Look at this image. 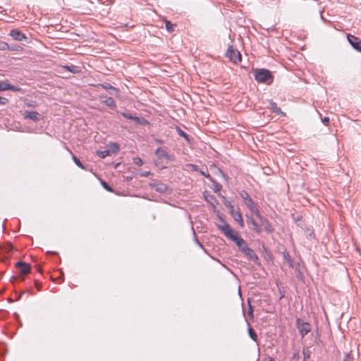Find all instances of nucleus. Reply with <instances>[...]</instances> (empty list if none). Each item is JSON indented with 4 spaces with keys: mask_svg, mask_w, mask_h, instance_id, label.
<instances>
[{
    "mask_svg": "<svg viewBox=\"0 0 361 361\" xmlns=\"http://www.w3.org/2000/svg\"><path fill=\"white\" fill-rule=\"evenodd\" d=\"M132 121L139 126H147L149 124V121L143 117L133 116Z\"/></svg>",
    "mask_w": 361,
    "mask_h": 361,
    "instance_id": "obj_20",
    "label": "nucleus"
},
{
    "mask_svg": "<svg viewBox=\"0 0 361 361\" xmlns=\"http://www.w3.org/2000/svg\"><path fill=\"white\" fill-rule=\"evenodd\" d=\"M239 194L250 211L254 214L257 213L259 211L258 206L249 196L248 193L245 190H241Z\"/></svg>",
    "mask_w": 361,
    "mask_h": 361,
    "instance_id": "obj_3",
    "label": "nucleus"
},
{
    "mask_svg": "<svg viewBox=\"0 0 361 361\" xmlns=\"http://www.w3.org/2000/svg\"><path fill=\"white\" fill-rule=\"evenodd\" d=\"M355 358L353 356L352 352H349L345 354L343 361H354Z\"/></svg>",
    "mask_w": 361,
    "mask_h": 361,
    "instance_id": "obj_31",
    "label": "nucleus"
},
{
    "mask_svg": "<svg viewBox=\"0 0 361 361\" xmlns=\"http://www.w3.org/2000/svg\"><path fill=\"white\" fill-rule=\"evenodd\" d=\"M72 159L73 162L80 169L83 170H86L85 166L82 164V162L80 161V159L75 157V155H72Z\"/></svg>",
    "mask_w": 361,
    "mask_h": 361,
    "instance_id": "obj_24",
    "label": "nucleus"
},
{
    "mask_svg": "<svg viewBox=\"0 0 361 361\" xmlns=\"http://www.w3.org/2000/svg\"><path fill=\"white\" fill-rule=\"evenodd\" d=\"M8 102V99L6 97L0 96V104L5 105Z\"/></svg>",
    "mask_w": 361,
    "mask_h": 361,
    "instance_id": "obj_42",
    "label": "nucleus"
},
{
    "mask_svg": "<svg viewBox=\"0 0 361 361\" xmlns=\"http://www.w3.org/2000/svg\"><path fill=\"white\" fill-rule=\"evenodd\" d=\"M156 142H158L159 144H163L164 143L163 140H159V139L156 140Z\"/></svg>",
    "mask_w": 361,
    "mask_h": 361,
    "instance_id": "obj_47",
    "label": "nucleus"
},
{
    "mask_svg": "<svg viewBox=\"0 0 361 361\" xmlns=\"http://www.w3.org/2000/svg\"><path fill=\"white\" fill-rule=\"evenodd\" d=\"M255 79L261 83L271 84L273 82V76L270 71L264 68L254 70Z\"/></svg>",
    "mask_w": 361,
    "mask_h": 361,
    "instance_id": "obj_2",
    "label": "nucleus"
},
{
    "mask_svg": "<svg viewBox=\"0 0 361 361\" xmlns=\"http://www.w3.org/2000/svg\"><path fill=\"white\" fill-rule=\"evenodd\" d=\"M188 167L190 168L192 171H199L198 166L193 164H190L188 165Z\"/></svg>",
    "mask_w": 361,
    "mask_h": 361,
    "instance_id": "obj_40",
    "label": "nucleus"
},
{
    "mask_svg": "<svg viewBox=\"0 0 361 361\" xmlns=\"http://www.w3.org/2000/svg\"><path fill=\"white\" fill-rule=\"evenodd\" d=\"M224 199V205L228 209V210H231V209L234 208L233 205L231 204L230 201H228L226 197H222Z\"/></svg>",
    "mask_w": 361,
    "mask_h": 361,
    "instance_id": "obj_32",
    "label": "nucleus"
},
{
    "mask_svg": "<svg viewBox=\"0 0 361 361\" xmlns=\"http://www.w3.org/2000/svg\"><path fill=\"white\" fill-rule=\"evenodd\" d=\"M12 90L13 92H20V87L11 85L5 81H0V91Z\"/></svg>",
    "mask_w": 361,
    "mask_h": 361,
    "instance_id": "obj_16",
    "label": "nucleus"
},
{
    "mask_svg": "<svg viewBox=\"0 0 361 361\" xmlns=\"http://www.w3.org/2000/svg\"><path fill=\"white\" fill-rule=\"evenodd\" d=\"M9 35L14 39L17 41H23L25 40L26 42H28V37L23 33L20 30L18 29H13L10 31Z\"/></svg>",
    "mask_w": 361,
    "mask_h": 361,
    "instance_id": "obj_7",
    "label": "nucleus"
},
{
    "mask_svg": "<svg viewBox=\"0 0 361 361\" xmlns=\"http://www.w3.org/2000/svg\"><path fill=\"white\" fill-rule=\"evenodd\" d=\"M104 89L106 90L109 91V92L112 94V95H114L116 97H118V94H119V90L113 87L110 83H104V84H102L100 85Z\"/></svg>",
    "mask_w": 361,
    "mask_h": 361,
    "instance_id": "obj_19",
    "label": "nucleus"
},
{
    "mask_svg": "<svg viewBox=\"0 0 361 361\" xmlns=\"http://www.w3.org/2000/svg\"><path fill=\"white\" fill-rule=\"evenodd\" d=\"M322 122L325 126H327L329 123V117H324L323 118H322Z\"/></svg>",
    "mask_w": 361,
    "mask_h": 361,
    "instance_id": "obj_43",
    "label": "nucleus"
},
{
    "mask_svg": "<svg viewBox=\"0 0 361 361\" xmlns=\"http://www.w3.org/2000/svg\"><path fill=\"white\" fill-rule=\"evenodd\" d=\"M223 224H217V228L228 239L235 243L239 250L243 252V250L247 247V245L245 241L238 236V233L231 229L230 225L224 221L223 219H221Z\"/></svg>",
    "mask_w": 361,
    "mask_h": 361,
    "instance_id": "obj_1",
    "label": "nucleus"
},
{
    "mask_svg": "<svg viewBox=\"0 0 361 361\" xmlns=\"http://www.w3.org/2000/svg\"><path fill=\"white\" fill-rule=\"evenodd\" d=\"M295 325L302 338H304L311 330L310 324L300 318H297Z\"/></svg>",
    "mask_w": 361,
    "mask_h": 361,
    "instance_id": "obj_5",
    "label": "nucleus"
},
{
    "mask_svg": "<svg viewBox=\"0 0 361 361\" xmlns=\"http://www.w3.org/2000/svg\"><path fill=\"white\" fill-rule=\"evenodd\" d=\"M269 109L273 112L275 113L277 115L285 116L286 114L281 111V109L277 106V104L274 101L271 100L269 101Z\"/></svg>",
    "mask_w": 361,
    "mask_h": 361,
    "instance_id": "obj_18",
    "label": "nucleus"
},
{
    "mask_svg": "<svg viewBox=\"0 0 361 361\" xmlns=\"http://www.w3.org/2000/svg\"><path fill=\"white\" fill-rule=\"evenodd\" d=\"M16 267L19 274L26 275L30 271V265L25 262L19 261L16 264Z\"/></svg>",
    "mask_w": 361,
    "mask_h": 361,
    "instance_id": "obj_10",
    "label": "nucleus"
},
{
    "mask_svg": "<svg viewBox=\"0 0 361 361\" xmlns=\"http://www.w3.org/2000/svg\"><path fill=\"white\" fill-rule=\"evenodd\" d=\"M200 172L202 176L208 178L210 181H213V178L209 173L202 171H200Z\"/></svg>",
    "mask_w": 361,
    "mask_h": 361,
    "instance_id": "obj_38",
    "label": "nucleus"
},
{
    "mask_svg": "<svg viewBox=\"0 0 361 361\" xmlns=\"http://www.w3.org/2000/svg\"><path fill=\"white\" fill-rule=\"evenodd\" d=\"M101 102L110 107L112 109H114L116 107V104L114 99L112 97H107L106 96H100Z\"/></svg>",
    "mask_w": 361,
    "mask_h": 361,
    "instance_id": "obj_17",
    "label": "nucleus"
},
{
    "mask_svg": "<svg viewBox=\"0 0 361 361\" xmlns=\"http://www.w3.org/2000/svg\"><path fill=\"white\" fill-rule=\"evenodd\" d=\"M121 115L123 117H125L126 118H128V119H130V120H132L133 117V116L132 114H128V113H126V112H122Z\"/></svg>",
    "mask_w": 361,
    "mask_h": 361,
    "instance_id": "obj_41",
    "label": "nucleus"
},
{
    "mask_svg": "<svg viewBox=\"0 0 361 361\" xmlns=\"http://www.w3.org/2000/svg\"><path fill=\"white\" fill-rule=\"evenodd\" d=\"M219 173L221 175L222 177L226 178V175L224 173V172L221 170H219Z\"/></svg>",
    "mask_w": 361,
    "mask_h": 361,
    "instance_id": "obj_48",
    "label": "nucleus"
},
{
    "mask_svg": "<svg viewBox=\"0 0 361 361\" xmlns=\"http://www.w3.org/2000/svg\"><path fill=\"white\" fill-rule=\"evenodd\" d=\"M20 296H21V295H18L16 298V300H19L20 299Z\"/></svg>",
    "mask_w": 361,
    "mask_h": 361,
    "instance_id": "obj_51",
    "label": "nucleus"
},
{
    "mask_svg": "<svg viewBox=\"0 0 361 361\" xmlns=\"http://www.w3.org/2000/svg\"><path fill=\"white\" fill-rule=\"evenodd\" d=\"M150 175V171H144L140 173V176L142 177H147Z\"/></svg>",
    "mask_w": 361,
    "mask_h": 361,
    "instance_id": "obj_44",
    "label": "nucleus"
},
{
    "mask_svg": "<svg viewBox=\"0 0 361 361\" xmlns=\"http://www.w3.org/2000/svg\"><path fill=\"white\" fill-rule=\"evenodd\" d=\"M347 39L353 49L361 52V39L351 34H348Z\"/></svg>",
    "mask_w": 361,
    "mask_h": 361,
    "instance_id": "obj_8",
    "label": "nucleus"
},
{
    "mask_svg": "<svg viewBox=\"0 0 361 361\" xmlns=\"http://www.w3.org/2000/svg\"><path fill=\"white\" fill-rule=\"evenodd\" d=\"M19 293L23 294V293H25L23 292V291H20Z\"/></svg>",
    "mask_w": 361,
    "mask_h": 361,
    "instance_id": "obj_55",
    "label": "nucleus"
},
{
    "mask_svg": "<svg viewBox=\"0 0 361 361\" xmlns=\"http://www.w3.org/2000/svg\"><path fill=\"white\" fill-rule=\"evenodd\" d=\"M110 153L111 152L109 150H98L97 152V154L102 159H104L110 155Z\"/></svg>",
    "mask_w": 361,
    "mask_h": 361,
    "instance_id": "obj_27",
    "label": "nucleus"
},
{
    "mask_svg": "<svg viewBox=\"0 0 361 361\" xmlns=\"http://www.w3.org/2000/svg\"><path fill=\"white\" fill-rule=\"evenodd\" d=\"M0 293H3V291H2V290H0Z\"/></svg>",
    "mask_w": 361,
    "mask_h": 361,
    "instance_id": "obj_57",
    "label": "nucleus"
},
{
    "mask_svg": "<svg viewBox=\"0 0 361 361\" xmlns=\"http://www.w3.org/2000/svg\"><path fill=\"white\" fill-rule=\"evenodd\" d=\"M212 182L213 183L214 192H219L221 190V188H222L221 184H220L219 183L216 182L214 179H213V181H212Z\"/></svg>",
    "mask_w": 361,
    "mask_h": 361,
    "instance_id": "obj_28",
    "label": "nucleus"
},
{
    "mask_svg": "<svg viewBox=\"0 0 361 361\" xmlns=\"http://www.w3.org/2000/svg\"><path fill=\"white\" fill-rule=\"evenodd\" d=\"M238 294H240V293H241L240 287H239V288H238Z\"/></svg>",
    "mask_w": 361,
    "mask_h": 361,
    "instance_id": "obj_50",
    "label": "nucleus"
},
{
    "mask_svg": "<svg viewBox=\"0 0 361 361\" xmlns=\"http://www.w3.org/2000/svg\"><path fill=\"white\" fill-rule=\"evenodd\" d=\"M101 184H102V187L107 191L113 192V189L109 185V184L106 181L102 180Z\"/></svg>",
    "mask_w": 361,
    "mask_h": 361,
    "instance_id": "obj_35",
    "label": "nucleus"
},
{
    "mask_svg": "<svg viewBox=\"0 0 361 361\" xmlns=\"http://www.w3.org/2000/svg\"><path fill=\"white\" fill-rule=\"evenodd\" d=\"M176 130L178 134L180 136L185 138V140L188 142L191 143L192 138L187 134L185 132H184L182 129H180L179 127H176Z\"/></svg>",
    "mask_w": 361,
    "mask_h": 361,
    "instance_id": "obj_22",
    "label": "nucleus"
},
{
    "mask_svg": "<svg viewBox=\"0 0 361 361\" xmlns=\"http://www.w3.org/2000/svg\"><path fill=\"white\" fill-rule=\"evenodd\" d=\"M35 287H36V288H37V290L38 291H40V290H41V289H40L41 284H40L39 282L35 281Z\"/></svg>",
    "mask_w": 361,
    "mask_h": 361,
    "instance_id": "obj_45",
    "label": "nucleus"
},
{
    "mask_svg": "<svg viewBox=\"0 0 361 361\" xmlns=\"http://www.w3.org/2000/svg\"><path fill=\"white\" fill-rule=\"evenodd\" d=\"M23 116L25 118H29L35 122H38L42 118V116L37 111H25Z\"/></svg>",
    "mask_w": 361,
    "mask_h": 361,
    "instance_id": "obj_14",
    "label": "nucleus"
},
{
    "mask_svg": "<svg viewBox=\"0 0 361 361\" xmlns=\"http://www.w3.org/2000/svg\"><path fill=\"white\" fill-rule=\"evenodd\" d=\"M133 164L137 166H142L143 164V161L140 157H136L133 159Z\"/></svg>",
    "mask_w": 361,
    "mask_h": 361,
    "instance_id": "obj_36",
    "label": "nucleus"
},
{
    "mask_svg": "<svg viewBox=\"0 0 361 361\" xmlns=\"http://www.w3.org/2000/svg\"><path fill=\"white\" fill-rule=\"evenodd\" d=\"M256 216L259 219L260 221L261 225L264 227V231L267 233H272L274 231V228H273L271 224L270 221L263 216H262L259 210L257 213H255Z\"/></svg>",
    "mask_w": 361,
    "mask_h": 361,
    "instance_id": "obj_6",
    "label": "nucleus"
},
{
    "mask_svg": "<svg viewBox=\"0 0 361 361\" xmlns=\"http://www.w3.org/2000/svg\"><path fill=\"white\" fill-rule=\"evenodd\" d=\"M284 296H285V295H281V297L279 298V300L282 299Z\"/></svg>",
    "mask_w": 361,
    "mask_h": 361,
    "instance_id": "obj_53",
    "label": "nucleus"
},
{
    "mask_svg": "<svg viewBox=\"0 0 361 361\" xmlns=\"http://www.w3.org/2000/svg\"><path fill=\"white\" fill-rule=\"evenodd\" d=\"M230 214L232 216V217L234 219V220L238 223L239 226L241 228H243L245 224L243 221V219L242 216V214L240 212V209H238V210H235L234 208L229 210Z\"/></svg>",
    "mask_w": 361,
    "mask_h": 361,
    "instance_id": "obj_11",
    "label": "nucleus"
},
{
    "mask_svg": "<svg viewBox=\"0 0 361 361\" xmlns=\"http://www.w3.org/2000/svg\"><path fill=\"white\" fill-rule=\"evenodd\" d=\"M303 354V361H307V360L310 357L311 355V351L309 349H303L302 350Z\"/></svg>",
    "mask_w": 361,
    "mask_h": 361,
    "instance_id": "obj_29",
    "label": "nucleus"
},
{
    "mask_svg": "<svg viewBox=\"0 0 361 361\" xmlns=\"http://www.w3.org/2000/svg\"><path fill=\"white\" fill-rule=\"evenodd\" d=\"M195 243H197L199 245L201 246L200 243L198 241V240L197 238H195Z\"/></svg>",
    "mask_w": 361,
    "mask_h": 361,
    "instance_id": "obj_49",
    "label": "nucleus"
},
{
    "mask_svg": "<svg viewBox=\"0 0 361 361\" xmlns=\"http://www.w3.org/2000/svg\"><path fill=\"white\" fill-rule=\"evenodd\" d=\"M247 333L250 338L257 342V334L255 332V331L253 329L252 327L250 326V325L248 324V329H247Z\"/></svg>",
    "mask_w": 361,
    "mask_h": 361,
    "instance_id": "obj_23",
    "label": "nucleus"
},
{
    "mask_svg": "<svg viewBox=\"0 0 361 361\" xmlns=\"http://www.w3.org/2000/svg\"><path fill=\"white\" fill-rule=\"evenodd\" d=\"M8 300L9 302H13V300H12L11 298H8Z\"/></svg>",
    "mask_w": 361,
    "mask_h": 361,
    "instance_id": "obj_52",
    "label": "nucleus"
},
{
    "mask_svg": "<svg viewBox=\"0 0 361 361\" xmlns=\"http://www.w3.org/2000/svg\"><path fill=\"white\" fill-rule=\"evenodd\" d=\"M25 104L29 107L35 108L37 106V103L33 100H28L25 102Z\"/></svg>",
    "mask_w": 361,
    "mask_h": 361,
    "instance_id": "obj_37",
    "label": "nucleus"
},
{
    "mask_svg": "<svg viewBox=\"0 0 361 361\" xmlns=\"http://www.w3.org/2000/svg\"><path fill=\"white\" fill-rule=\"evenodd\" d=\"M155 154L159 158H165V159H169V153L164 149L161 147H158L155 151Z\"/></svg>",
    "mask_w": 361,
    "mask_h": 361,
    "instance_id": "obj_21",
    "label": "nucleus"
},
{
    "mask_svg": "<svg viewBox=\"0 0 361 361\" xmlns=\"http://www.w3.org/2000/svg\"><path fill=\"white\" fill-rule=\"evenodd\" d=\"M269 361H274L273 358H270Z\"/></svg>",
    "mask_w": 361,
    "mask_h": 361,
    "instance_id": "obj_54",
    "label": "nucleus"
},
{
    "mask_svg": "<svg viewBox=\"0 0 361 361\" xmlns=\"http://www.w3.org/2000/svg\"><path fill=\"white\" fill-rule=\"evenodd\" d=\"M166 29L168 32H172L174 31V26L176 25L172 24L169 20H164Z\"/></svg>",
    "mask_w": 361,
    "mask_h": 361,
    "instance_id": "obj_25",
    "label": "nucleus"
},
{
    "mask_svg": "<svg viewBox=\"0 0 361 361\" xmlns=\"http://www.w3.org/2000/svg\"><path fill=\"white\" fill-rule=\"evenodd\" d=\"M242 295H243L242 294H240V295H239V296H240V298H242Z\"/></svg>",
    "mask_w": 361,
    "mask_h": 361,
    "instance_id": "obj_56",
    "label": "nucleus"
},
{
    "mask_svg": "<svg viewBox=\"0 0 361 361\" xmlns=\"http://www.w3.org/2000/svg\"><path fill=\"white\" fill-rule=\"evenodd\" d=\"M299 353H295L293 355V359L298 360L299 359Z\"/></svg>",
    "mask_w": 361,
    "mask_h": 361,
    "instance_id": "obj_46",
    "label": "nucleus"
},
{
    "mask_svg": "<svg viewBox=\"0 0 361 361\" xmlns=\"http://www.w3.org/2000/svg\"><path fill=\"white\" fill-rule=\"evenodd\" d=\"M247 302H248V305H249L248 314L250 317H253V309H252V307L250 305V298L247 299Z\"/></svg>",
    "mask_w": 361,
    "mask_h": 361,
    "instance_id": "obj_39",
    "label": "nucleus"
},
{
    "mask_svg": "<svg viewBox=\"0 0 361 361\" xmlns=\"http://www.w3.org/2000/svg\"><path fill=\"white\" fill-rule=\"evenodd\" d=\"M9 44L5 42H0V50L5 51L8 50Z\"/></svg>",
    "mask_w": 361,
    "mask_h": 361,
    "instance_id": "obj_34",
    "label": "nucleus"
},
{
    "mask_svg": "<svg viewBox=\"0 0 361 361\" xmlns=\"http://www.w3.org/2000/svg\"><path fill=\"white\" fill-rule=\"evenodd\" d=\"M60 73H62L64 71H69L72 73H80L81 72V68L80 66H75L73 64L71 65H66V66H60Z\"/></svg>",
    "mask_w": 361,
    "mask_h": 361,
    "instance_id": "obj_15",
    "label": "nucleus"
},
{
    "mask_svg": "<svg viewBox=\"0 0 361 361\" xmlns=\"http://www.w3.org/2000/svg\"><path fill=\"white\" fill-rule=\"evenodd\" d=\"M110 147H111V152L113 153H117L118 151L119 150V146L116 142L111 143Z\"/></svg>",
    "mask_w": 361,
    "mask_h": 361,
    "instance_id": "obj_33",
    "label": "nucleus"
},
{
    "mask_svg": "<svg viewBox=\"0 0 361 361\" xmlns=\"http://www.w3.org/2000/svg\"><path fill=\"white\" fill-rule=\"evenodd\" d=\"M149 187L159 193H167L169 190V186L161 182L150 183Z\"/></svg>",
    "mask_w": 361,
    "mask_h": 361,
    "instance_id": "obj_9",
    "label": "nucleus"
},
{
    "mask_svg": "<svg viewBox=\"0 0 361 361\" xmlns=\"http://www.w3.org/2000/svg\"><path fill=\"white\" fill-rule=\"evenodd\" d=\"M226 56L228 57L231 61L234 63H238L241 61L242 56L239 51L234 49L232 45L228 46L226 52Z\"/></svg>",
    "mask_w": 361,
    "mask_h": 361,
    "instance_id": "obj_4",
    "label": "nucleus"
},
{
    "mask_svg": "<svg viewBox=\"0 0 361 361\" xmlns=\"http://www.w3.org/2000/svg\"><path fill=\"white\" fill-rule=\"evenodd\" d=\"M247 217V223L248 225L252 226V230L257 233V234H260L262 231V228L259 226L257 222L254 219V218L251 216L246 215Z\"/></svg>",
    "mask_w": 361,
    "mask_h": 361,
    "instance_id": "obj_13",
    "label": "nucleus"
},
{
    "mask_svg": "<svg viewBox=\"0 0 361 361\" xmlns=\"http://www.w3.org/2000/svg\"><path fill=\"white\" fill-rule=\"evenodd\" d=\"M283 258L286 260L290 267H293V261L290 255L288 252H283Z\"/></svg>",
    "mask_w": 361,
    "mask_h": 361,
    "instance_id": "obj_30",
    "label": "nucleus"
},
{
    "mask_svg": "<svg viewBox=\"0 0 361 361\" xmlns=\"http://www.w3.org/2000/svg\"><path fill=\"white\" fill-rule=\"evenodd\" d=\"M245 256H246L248 259L250 260L255 262L256 264H259V259L258 256L255 254L254 250L251 249L250 247H247L246 249L243 250V252Z\"/></svg>",
    "mask_w": 361,
    "mask_h": 361,
    "instance_id": "obj_12",
    "label": "nucleus"
},
{
    "mask_svg": "<svg viewBox=\"0 0 361 361\" xmlns=\"http://www.w3.org/2000/svg\"><path fill=\"white\" fill-rule=\"evenodd\" d=\"M23 49V47L19 44H9V51H21Z\"/></svg>",
    "mask_w": 361,
    "mask_h": 361,
    "instance_id": "obj_26",
    "label": "nucleus"
}]
</instances>
